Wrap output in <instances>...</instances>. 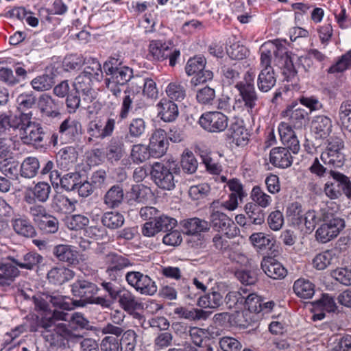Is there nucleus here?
<instances>
[{
	"mask_svg": "<svg viewBox=\"0 0 351 351\" xmlns=\"http://www.w3.org/2000/svg\"><path fill=\"white\" fill-rule=\"evenodd\" d=\"M339 252L337 250H328L317 254L313 259V265L318 270H324L329 265L339 264Z\"/></svg>",
	"mask_w": 351,
	"mask_h": 351,
	"instance_id": "obj_25",
	"label": "nucleus"
},
{
	"mask_svg": "<svg viewBox=\"0 0 351 351\" xmlns=\"http://www.w3.org/2000/svg\"><path fill=\"white\" fill-rule=\"evenodd\" d=\"M99 288L97 286L88 280L80 279L71 285V293L73 296L79 298L80 300H74L73 305L75 306H84L88 301L97 293Z\"/></svg>",
	"mask_w": 351,
	"mask_h": 351,
	"instance_id": "obj_11",
	"label": "nucleus"
},
{
	"mask_svg": "<svg viewBox=\"0 0 351 351\" xmlns=\"http://www.w3.org/2000/svg\"><path fill=\"white\" fill-rule=\"evenodd\" d=\"M130 156L132 161L138 164L145 162L152 156L148 146L137 144L133 145Z\"/></svg>",
	"mask_w": 351,
	"mask_h": 351,
	"instance_id": "obj_46",
	"label": "nucleus"
},
{
	"mask_svg": "<svg viewBox=\"0 0 351 351\" xmlns=\"http://www.w3.org/2000/svg\"><path fill=\"white\" fill-rule=\"evenodd\" d=\"M62 104L61 101L55 99L47 94L42 95L38 99V106L41 111L51 117H57L60 114L59 110Z\"/></svg>",
	"mask_w": 351,
	"mask_h": 351,
	"instance_id": "obj_32",
	"label": "nucleus"
},
{
	"mask_svg": "<svg viewBox=\"0 0 351 351\" xmlns=\"http://www.w3.org/2000/svg\"><path fill=\"white\" fill-rule=\"evenodd\" d=\"M32 112H23V144L43 147L46 145L43 128L36 120H32Z\"/></svg>",
	"mask_w": 351,
	"mask_h": 351,
	"instance_id": "obj_5",
	"label": "nucleus"
},
{
	"mask_svg": "<svg viewBox=\"0 0 351 351\" xmlns=\"http://www.w3.org/2000/svg\"><path fill=\"white\" fill-rule=\"evenodd\" d=\"M104 260L106 263L108 265L106 272L109 276H111L114 271H121L132 265L128 258L114 252H110L106 254Z\"/></svg>",
	"mask_w": 351,
	"mask_h": 351,
	"instance_id": "obj_28",
	"label": "nucleus"
},
{
	"mask_svg": "<svg viewBox=\"0 0 351 351\" xmlns=\"http://www.w3.org/2000/svg\"><path fill=\"white\" fill-rule=\"evenodd\" d=\"M332 121L325 115H317L311 121V129L317 138H327L332 131Z\"/></svg>",
	"mask_w": 351,
	"mask_h": 351,
	"instance_id": "obj_22",
	"label": "nucleus"
},
{
	"mask_svg": "<svg viewBox=\"0 0 351 351\" xmlns=\"http://www.w3.org/2000/svg\"><path fill=\"white\" fill-rule=\"evenodd\" d=\"M52 254L55 258L61 262L69 265H75L78 263V254L71 245L60 244L53 247Z\"/></svg>",
	"mask_w": 351,
	"mask_h": 351,
	"instance_id": "obj_26",
	"label": "nucleus"
},
{
	"mask_svg": "<svg viewBox=\"0 0 351 351\" xmlns=\"http://www.w3.org/2000/svg\"><path fill=\"white\" fill-rule=\"evenodd\" d=\"M243 304L250 313H259L263 311V301L255 293H250L247 297L243 296Z\"/></svg>",
	"mask_w": 351,
	"mask_h": 351,
	"instance_id": "obj_52",
	"label": "nucleus"
},
{
	"mask_svg": "<svg viewBox=\"0 0 351 351\" xmlns=\"http://www.w3.org/2000/svg\"><path fill=\"white\" fill-rule=\"evenodd\" d=\"M209 228L224 234L228 239H232L240 234V230L234 222L225 213L213 210L210 215Z\"/></svg>",
	"mask_w": 351,
	"mask_h": 351,
	"instance_id": "obj_6",
	"label": "nucleus"
},
{
	"mask_svg": "<svg viewBox=\"0 0 351 351\" xmlns=\"http://www.w3.org/2000/svg\"><path fill=\"white\" fill-rule=\"evenodd\" d=\"M228 131L230 138H232V143L236 145L243 147L248 143L250 134L242 120L236 119L231 123Z\"/></svg>",
	"mask_w": 351,
	"mask_h": 351,
	"instance_id": "obj_21",
	"label": "nucleus"
},
{
	"mask_svg": "<svg viewBox=\"0 0 351 351\" xmlns=\"http://www.w3.org/2000/svg\"><path fill=\"white\" fill-rule=\"evenodd\" d=\"M206 64V59L202 56H195L190 58L185 66V71L188 75H192L197 73L205 68Z\"/></svg>",
	"mask_w": 351,
	"mask_h": 351,
	"instance_id": "obj_53",
	"label": "nucleus"
},
{
	"mask_svg": "<svg viewBox=\"0 0 351 351\" xmlns=\"http://www.w3.org/2000/svg\"><path fill=\"white\" fill-rule=\"evenodd\" d=\"M222 304V295L217 291H213L199 297L197 304L202 308H215Z\"/></svg>",
	"mask_w": 351,
	"mask_h": 351,
	"instance_id": "obj_45",
	"label": "nucleus"
},
{
	"mask_svg": "<svg viewBox=\"0 0 351 351\" xmlns=\"http://www.w3.org/2000/svg\"><path fill=\"white\" fill-rule=\"evenodd\" d=\"M180 167L175 162L166 164L155 162L152 165L151 175L154 183L160 189L170 191L176 186L175 175L180 173Z\"/></svg>",
	"mask_w": 351,
	"mask_h": 351,
	"instance_id": "obj_3",
	"label": "nucleus"
},
{
	"mask_svg": "<svg viewBox=\"0 0 351 351\" xmlns=\"http://www.w3.org/2000/svg\"><path fill=\"white\" fill-rule=\"evenodd\" d=\"M149 55L155 60H163L169 55V47L160 40H152L149 46Z\"/></svg>",
	"mask_w": 351,
	"mask_h": 351,
	"instance_id": "obj_39",
	"label": "nucleus"
},
{
	"mask_svg": "<svg viewBox=\"0 0 351 351\" xmlns=\"http://www.w3.org/2000/svg\"><path fill=\"white\" fill-rule=\"evenodd\" d=\"M40 326L49 334L45 335L47 341L51 346H61L64 341L77 343L83 337L79 329H89L90 322L80 313H74L71 316L58 310L46 311L40 322Z\"/></svg>",
	"mask_w": 351,
	"mask_h": 351,
	"instance_id": "obj_1",
	"label": "nucleus"
},
{
	"mask_svg": "<svg viewBox=\"0 0 351 351\" xmlns=\"http://www.w3.org/2000/svg\"><path fill=\"white\" fill-rule=\"evenodd\" d=\"M215 98V91L213 88L205 86L197 90L196 99L201 104H211Z\"/></svg>",
	"mask_w": 351,
	"mask_h": 351,
	"instance_id": "obj_64",
	"label": "nucleus"
},
{
	"mask_svg": "<svg viewBox=\"0 0 351 351\" xmlns=\"http://www.w3.org/2000/svg\"><path fill=\"white\" fill-rule=\"evenodd\" d=\"M268 46V43H265L261 47V65L263 69L257 78V86L260 91L264 93L271 90L276 82V75L271 66L272 50Z\"/></svg>",
	"mask_w": 351,
	"mask_h": 351,
	"instance_id": "obj_4",
	"label": "nucleus"
},
{
	"mask_svg": "<svg viewBox=\"0 0 351 351\" xmlns=\"http://www.w3.org/2000/svg\"><path fill=\"white\" fill-rule=\"evenodd\" d=\"M339 119L343 127L351 132V104L343 103L339 108Z\"/></svg>",
	"mask_w": 351,
	"mask_h": 351,
	"instance_id": "obj_60",
	"label": "nucleus"
},
{
	"mask_svg": "<svg viewBox=\"0 0 351 351\" xmlns=\"http://www.w3.org/2000/svg\"><path fill=\"white\" fill-rule=\"evenodd\" d=\"M320 215L323 223L317 230L315 237L318 241L325 243L337 237L344 228L345 221L330 213L327 208H322Z\"/></svg>",
	"mask_w": 351,
	"mask_h": 351,
	"instance_id": "obj_2",
	"label": "nucleus"
},
{
	"mask_svg": "<svg viewBox=\"0 0 351 351\" xmlns=\"http://www.w3.org/2000/svg\"><path fill=\"white\" fill-rule=\"evenodd\" d=\"M133 75V71L128 66H121L109 77L105 79L106 88L113 94L118 97L121 90L120 86L125 85L129 82Z\"/></svg>",
	"mask_w": 351,
	"mask_h": 351,
	"instance_id": "obj_14",
	"label": "nucleus"
},
{
	"mask_svg": "<svg viewBox=\"0 0 351 351\" xmlns=\"http://www.w3.org/2000/svg\"><path fill=\"white\" fill-rule=\"evenodd\" d=\"M14 126H11L8 133L9 138H0V158H6L10 156L11 147L19 150L22 145V118L16 120Z\"/></svg>",
	"mask_w": 351,
	"mask_h": 351,
	"instance_id": "obj_10",
	"label": "nucleus"
},
{
	"mask_svg": "<svg viewBox=\"0 0 351 351\" xmlns=\"http://www.w3.org/2000/svg\"><path fill=\"white\" fill-rule=\"evenodd\" d=\"M128 285L142 295H153L157 292L156 282L148 276L140 271H129L125 275Z\"/></svg>",
	"mask_w": 351,
	"mask_h": 351,
	"instance_id": "obj_9",
	"label": "nucleus"
},
{
	"mask_svg": "<svg viewBox=\"0 0 351 351\" xmlns=\"http://www.w3.org/2000/svg\"><path fill=\"white\" fill-rule=\"evenodd\" d=\"M253 82L254 75L251 72L247 71L243 81H241L235 85V88L239 93L240 98L238 99V101H243L248 111L252 110L256 106L258 98Z\"/></svg>",
	"mask_w": 351,
	"mask_h": 351,
	"instance_id": "obj_8",
	"label": "nucleus"
},
{
	"mask_svg": "<svg viewBox=\"0 0 351 351\" xmlns=\"http://www.w3.org/2000/svg\"><path fill=\"white\" fill-rule=\"evenodd\" d=\"M214 156L215 155L210 153L201 155L206 170L212 174L218 175L222 169L221 165L215 160Z\"/></svg>",
	"mask_w": 351,
	"mask_h": 351,
	"instance_id": "obj_63",
	"label": "nucleus"
},
{
	"mask_svg": "<svg viewBox=\"0 0 351 351\" xmlns=\"http://www.w3.org/2000/svg\"><path fill=\"white\" fill-rule=\"evenodd\" d=\"M182 231L186 234H197L209 230L208 222L199 218H191L180 221Z\"/></svg>",
	"mask_w": 351,
	"mask_h": 351,
	"instance_id": "obj_33",
	"label": "nucleus"
},
{
	"mask_svg": "<svg viewBox=\"0 0 351 351\" xmlns=\"http://www.w3.org/2000/svg\"><path fill=\"white\" fill-rule=\"evenodd\" d=\"M23 186L26 188L25 200L28 204H34L36 200L45 202L49 198L51 187L46 182H38L27 186L23 184Z\"/></svg>",
	"mask_w": 351,
	"mask_h": 351,
	"instance_id": "obj_16",
	"label": "nucleus"
},
{
	"mask_svg": "<svg viewBox=\"0 0 351 351\" xmlns=\"http://www.w3.org/2000/svg\"><path fill=\"white\" fill-rule=\"evenodd\" d=\"M283 113L289 120V123L295 128H302L308 116V112L297 104L289 106Z\"/></svg>",
	"mask_w": 351,
	"mask_h": 351,
	"instance_id": "obj_29",
	"label": "nucleus"
},
{
	"mask_svg": "<svg viewBox=\"0 0 351 351\" xmlns=\"http://www.w3.org/2000/svg\"><path fill=\"white\" fill-rule=\"evenodd\" d=\"M350 69H351V50L339 57L337 62L327 69V73L337 74L343 73Z\"/></svg>",
	"mask_w": 351,
	"mask_h": 351,
	"instance_id": "obj_43",
	"label": "nucleus"
},
{
	"mask_svg": "<svg viewBox=\"0 0 351 351\" xmlns=\"http://www.w3.org/2000/svg\"><path fill=\"white\" fill-rule=\"evenodd\" d=\"M249 239L258 252L263 251L267 248L272 249L275 243L274 238L271 235L263 232L253 233Z\"/></svg>",
	"mask_w": 351,
	"mask_h": 351,
	"instance_id": "obj_37",
	"label": "nucleus"
},
{
	"mask_svg": "<svg viewBox=\"0 0 351 351\" xmlns=\"http://www.w3.org/2000/svg\"><path fill=\"white\" fill-rule=\"evenodd\" d=\"M75 64L80 66L85 65L84 70L82 73L88 75L89 77L95 80H99V77L102 75L101 64L95 58L82 56L77 58Z\"/></svg>",
	"mask_w": 351,
	"mask_h": 351,
	"instance_id": "obj_31",
	"label": "nucleus"
},
{
	"mask_svg": "<svg viewBox=\"0 0 351 351\" xmlns=\"http://www.w3.org/2000/svg\"><path fill=\"white\" fill-rule=\"evenodd\" d=\"M199 123L206 131L218 133L224 131L228 125V118L219 111L207 112L202 114Z\"/></svg>",
	"mask_w": 351,
	"mask_h": 351,
	"instance_id": "obj_12",
	"label": "nucleus"
},
{
	"mask_svg": "<svg viewBox=\"0 0 351 351\" xmlns=\"http://www.w3.org/2000/svg\"><path fill=\"white\" fill-rule=\"evenodd\" d=\"M80 174L78 172L69 173L61 178V186L66 191H76L80 183Z\"/></svg>",
	"mask_w": 351,
	"mask_h": 351,
	"instance_id": "obj_58",
	"label": "nucleus"
},
{
	"mask_svg": "<svg viewBox=\"0 0 351 351\" xmlns=\"http://www.w3.org/2000/svg\"><path fill=\"white\" fill-rule=\"evenodd\" d=\"M331 177L338 182L341 185L343 193L351 199V182L348 177L338 171L330 169L329 171Z\"/></svg>",
	"mask_w": 351,
	"mask_h": 351,
	"instance_id": "obj_56",
	"label": "nucleus"
},
{
	"mask_svg": "<svg viewBox=\"0 0 351 351\" xmlns=\"http://www.w3.org/2000/svg\"><path fill=\"white\" fill-rule=\"evenodd\" d=\"M132 92L139 93L142 91L144 95L147 97L154 98L157 96L158 90L155 82L149 77L142 76L133 77L131 83Z\"/></svg>",
	"mask_w": 351,
	"mask_h": 351,
	"instance_id": "obj_18",
	"label": "nucleus"
},
{
	"mask_svg": "<svg viewBox=\"0 0 351 351\" xmlns=\"http://www.w3.org/2000/svg\"><path fill=\"white\" fill-rule=\"evenodd\" d=\"M124 217L118 212H107L101 218L103 225L110 229H117L124 223Z\"/></svg>",
	"mask_w": 351,
	"mask_h": 351,
	"instance_id": "obj_44",
	"label": "nucleus"
},
{
	"mask_svg": "<svg viewBox=\"0 0 351 351\" xmlns=\"http://www.w3.org/2000/svg\"><path fill=\"white\" fill-rule=\"evenodd\" d=\"M251 198L258 207L266 208L271 202V197L266 194L258 186L253 187L251 192Z\"/></svg>",
	"mask_w": 351,
	"mask_h": 351,
	"instance_id": "obj_48",
	"label": "nucleus"
},
{
	"mask_svg": "<svg viewBox=\"0 0 351 351\" xmlns=\"http://www.w3.org/2000/svg\"><path fill=\"white\" fill-rule=\"evenodd\" d=\"M22 333V324L12 328L5 333L3 339H0V351H12L15 348H19L22 343V339H19Z\"/></svg>",
	"mask_w": 351,
	"mask_h": 351,
	"instance_id": "obj_24",
	"label": "nucleus"
},
{
	"mask_svg": "<svg viewBox=\"0 0 351 351\" xmlns=\"http://www.w3.org/2000/svg\"><path fill=\"white\" fill-rule=\"evenodd\" d=\"M38 160L35 157H28L23 160V178H34L39 169Z\"/></svg>",
	"mask_w": 351,
	"mask_h": 351,
	"instance_id": "obj_55",
	"label": "nucleus"
},
{
	"mask_svg": "<svg viewBox=\"0 0 351 351\" xmlns=\"http://www.w3.org/2000/svg\"><path fill=\"white\" fill-rule=\"evenodd\" d=\"M290 151L287 147L273 148L269 154L270 162L275 167L282 169L290 167L293 162Z\"/></svg>",
	"mask_w": 351,
	"mask_h": 351,
	"instance_id": "obj_23",
	"label": "nucleus"
},
{
	"mask_svg": "<svg viewBox=\"0 0 351 351\" xmlns=\"http://www.w3.org/2000/svg\"><path fill=\"white\" fill-rule=\"evenodd\" d=\"M330 276L339 283L351 285V269L347 267H338L330 272Z\"/></svg>",
	"mask_w": 351,
	"mask_h": 351,
	"instance_id": "obj_54",
	"label": "nucleus"
},
{
	"mask_svg": "<svg viewBox=\"0 0 351 351\" xmlns=\"http://www.w3.org/2000/svg\"><path fill=\"white\" fill-rule=\"evenodd\" d=\"M146 125L141 118L133 119L128 126V133L126 138L130 141L141 137L145 132Z\"/></svg>",
	"mask_w": 351,
	"mask_h": 351,
	"instance_id": "obj_42",
	"label": "nucleus"
},
{
	"mask_svg": "<svg viewBox=\"0 0 351 351\" xmlns=\"http://www.w3.org/2000/svg\"><path fill=\"white\" fill-rule=\"evenodd\" d=\"M175 313L182 318L191 321L206 320L210 315V312L202 309L192 308L189 310L183 307L176 308Z\"/></svg>",
	"mask_w": 351,
	"mask_h": 351,
	"instance_id": "obj_40",
	"label": "nucleus"
},
{
	"mask_svg": "<svg viewBox=\"0 0 351 351\" xmlns=\"http://www.w3.org/2000/svg\"><path fill=\"white\" fill-rule=\"evenodd\" d=\"M313 306L317 311H325L328 313L335 312L337 309L333 298L328 294H323L320 299L314 302Z\"/></svg>",
	"mask_w": 351,
	"mask_h": 351,
	"instance_id": "obj_49",
	"label": "nucleus"
},
{
	"mask_svg": "<svg viewBox=\"0 0 351 351\" xmlns=\"http://www.w3.org/2000/svg\"><path fill=\"white\" fill-rule=\"evenodd\" d=\"M158 116L165 122H172L178 117V106L171 100L162 99L157 104Z\"/></svg>",
	"mask_w": 351,
	"mask_h": 351,
	"instance_id": "obj_27",
	"label": "nucleus"
},
{
	"mask_svg": "<svg viewBox=\"0 0 351 351\" xmlns=\"http://www.w3.org/2000/svg\"><path fill=\"white\" fill-rule=\"evenodd\" d=\"M89 223V219L82 215H74L66 219V225L70 230H82Z\"/></svg>",
	"mask_w": 351,
	"mask_h": 351,
	"instance_id": "obj_57",
	"label": "nucleus"
},
{
	"mask_svg": "<svg viewBox=\"0 0 351 351\" xmlns=\"http://www.w3.org/2000/svg\"><path fill=\"white\" fill-rule=\"evenodd\" d=\"M22 268V263L14 262L8 259H0V286L10 285L19 274L17 267Z\"/></svg>",
	"mask_w": 351,
	"mask_h": 351,
	"instance_id": "obj_19",
	"label": "nucleus"
},
{
	"mask_svg": "<svg viewBox=\"0 0 351 351\" xmlns=\"http://www.w3.org/2000/svg\"><path fill=\"white\" fill-rule=\"evenodd\" d=\"M227 53L230 58L240 60L248 56L249 51L245 46L235 43L231 45L227 49Z\"/></svg>",
	"mask_w": 351,
	"mask_h": 351,
	"instance_id": "obj_61",
	"label": "nucleus"
},
{
	"mask_svg": "<svg viewBox=\"0 0 351 351\" xmlns=\"http://www.w3.org/2000/svg\"><path fill=\"white\" fill-rule=\"evenodd\" d=\"M136 334L133 330L125 331L119 340L121 351H134L136 346Z\"/></svg>",
	"mask_w": 351,
	"mask_h": 351,
	"instance_id": "obj_47",
	"label": "nucleus"
},
{
	"mask_svg": "<svg viewBox=\"0 0 351 351\" xmlns=\"http://www.w3.org/2000/svg\"><path fill=\"white\" fill-rule=\"evenodd\" d=\"M119 306L130 315L139 316L136 313V311L143 308V304L140 298H137L131 291L127 289H121L117 297Z\"/></svg>",
	"mask_w": 351,
	"mask_h": 351,
	"instance_id": "obj_15",
	"label": "nucleus"
},
{
	"mask_svg": "<svg viewBox=\"0 0 351 351\" xmlns=\"http://www.w3.org/2000/svg\"><path fill=\"white\" fill-rule=\"evenodd\" d=\"M278 132L282 144L287 147L293 154H298L300 145L291 124L282 122L278 126Z\"/></svg>",
	"mask_w": 351,
	"mask_h": 351,
	"instance_id": "obj_17",
	"label": "nucleus"
},
{
	"mask_svg": "<svg viewBox=\"0 0 351 351\" xmlns=\"http://www.w3.org/2000/svg\"><path fill=\"white\" fill-rule=\"evenodd\" d=\"M75 273L67 268H52L47 274V278L50 282L61 285L74 278Z\"/></svg>",
	"mask_w": 351,
	"mask_h": 351,
	"instance_id": "obj_36",
	"label": "nucleus"
},
{
	"mask_svg": "<svg viewBox=\"0 0 351 351\" xmlns=\"http://www.w3.org/2000/svg\"><path fill=\"white\" fill-rule=\"evenodd\" d=\"M181 166L182 170L189 174L197 171L198 162L191 152H184L182 156Z\"/></svg>",
	"mask_w": 351,
	"mask_h": 351,
	"instance_id": "obj_50",
	"label": "nucleus"
},
{
	"mask_svg": "<svg viewBox=\"0 0 351 351\" xmlns=\"http://www.w3.org/2000/svg\"><path fill=\"white\" fill-rule=\"evenodd\" d=\"M166 93L171 99L176 101H182L186 96L184 86L176 82L170 83L166 89Z\"/></svg>",
	"mask_w": 351,
	"mask_h": 351,
	"instance_id": "obj_59",
	"label": "nucleus"
},
{
	"mask_svg": "<svg viewBox=\"0 0 351 351\" xmlns=\"http://www.w3.org/2000/svg\"><path fill=\"white\" fill-rule=\"evenodd\" d=\"M245 211L252 223L261 225L265 221V213L257 205L252 203L247 204Z\"/></svg>",
	"mask_w": 351,
	"mask_h": 351,
	"instance_id": "obj_51",
	"label": "nucleus"
},
{
	"mask_svg": "<svg viewBox=\"0 0 351 351\" xmlns=\"http://www.w3.org/2000/svg\"><path fill=\"white\" fill-rule=\"evenodd\" d=\"M270 50H272V56L274 57V62L279 67L282 68V74L287 82L295 81L297 79V71L293 61L288 54L285 47H278L273 43H268Z\"/></svg>",
	"mask_w": 351,
	"mask_h": 351,
	"instance_id": "obj_7",
	"label": "nucleus"
},
{
	"mask_svg": "<svg viewBox=\"0 0 351 351\" xmlns=\"http://www.w3.org/2000/svg\"><path fill=\"white\" fill-rule=\"evenodd\" d=\"M154 220L157 225L158 232L171 231L177 225L176 219L167 215H162L158 217H155Z\"/></svg>",
	"mask_w": 351,
	"mask_h": 351,
	"instance_id": "obj_62",
	"label": "nucleus"
},
{
	"mask_svg": "<svg viewBox=\"0 0 351 351\" xmlns=\"http://www.w3.org/2000/svg\"><path fill=\"white\" fill-rule=\"evenodd\" d=\"M82 130L80 121L69 118L62 122L59 128V132L62 137L75 141L81 135Z\"/></svg>",
	"mask_w": 351,
	"mask_h": 351,
	"instance_id": "obj_30",
	"label": "nucleus"
},
{
	"mask_svg": "<svg viewBox=\"0 0 351 351\" xmlns=\"http://www.w3.org/2000/svg\"><path fill=\"white\" fill-rule=\"evenodd\" d=\"M295 293L300 298L309 299L315 293V286L308 280L299 278L295 281L293 287Z\"/></svg>",
	"mask_w": 351,
	"mask_h": 351,
	"instance_id": "obj_38",
	"label": "nucleus"
},
{
	"mask_svg": "<svg viewBox=\"0 0 351 351\" xmlns=\"http://www.w3.org/2000/svg\"><path fill=\"white\" fill-rule=\"evenodd\" d=\"M124 193L122 186L114 185L111 186L104 196V203L109 208L119 207L123 202Z\"/></svg>",
	"mask_w": 351,
	"mask_h": 351,
	"instance_id": "obj_34",
	"label": "nucleus"
},
{
	"mask_svg": "<svg viewBox=\"0 0 351 351\" xmlns=\"http://www.w3.org/2000/svg\"><path fill=\"white\" fill-rule=\"evenodd\" d=\"M125 154L123 143L119 138H112L108 146L106 156L111 162L119 161Z\"/></svg>",
	"mask_w": 351,
	"mask_h": 351,
	"instance_id": "obj_41",
	"label": "nucleus"
},
{
	"mask_svg": "<svg viewBox=\"0 0 351 351\" xmlns=\"http://www.w3.org/2000/svg\"><path fill=\"white\" fill-rule=\"evenodd\" d=\"M22 43V32L17 31L9 38V43L13 46V48L10 49V53L13 54L16 58H9V63L13 64L17 66L15 69L16 75L20 77L22 76V66H18L21 64L20 55L17 53L18 51L15 49V47L20 46Z\"/></svg>",
	"mask_w": 351,
	"mask_h": 351,
	"instance_id": "obj_35",
	"label": "nucleus"
},
{
	"mask_svg": "<svg viewBox=\"0 0 351 351\" xmlns=\"http://www.w3.org/2000/svg\"><path fill=\"white\" fill-rule=\"evenodd\" d=\"M33 300L36 307L43 311L40 314L41 317L46 311H51L47 308L48 302H51L54 306H58L60 308L66 311L72 310L75 306L73 305V302L72 303H69L65 301V297L55 293H53L52 294H43V297L34 296Z\"/></svg>",
	"mask_w": 351,
	"mask_h": 351,
	"instance_id": "obj_13",
	"label": "nucleus"
},
{
	"mask_svg": "<svg viewBox=\"0 0 351 351\" xmlns=\"http://www.w3.org/2000/svg\"><path fill=\"white\" fill-rule=\"evenodd\" d=\"M261 268L267 276L273 279L284 278L287 274L283 265L271 256L263 258Z\"/></svg>",
	"mask_w": 351,
	"mask_h": 351,
	"instance_id": "obj_20",
	"label": "nucleus"
}]
</instances>
